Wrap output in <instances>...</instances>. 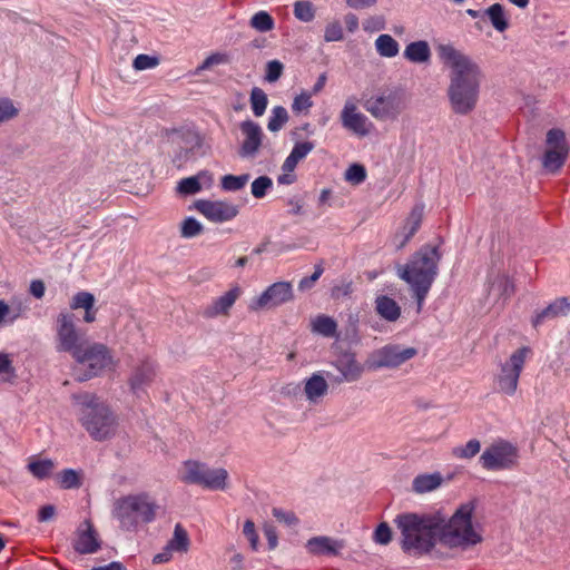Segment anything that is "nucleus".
Instances as JSON below:
<instances>
[{
  "label": "nucleus",
  "mask_w": 570,
  "mask_h": 570,
  "mask_svg": "<svg viewBox=\"0 0 570 570\" xmlns=\"http://www.w3.org/2000/svg\"><path fill=\"white\" fill-rule=\"evenodd\" d=\"M436 51L441 62L451 70L448 94L452 105L474 107L483 78L480 66L450 43L439 45Z\"/></svg>",
  "instance_id": "1"
},
{
  "label": "nucleus",
  "mask_w": 570,
  "mask_h": 570,
  "mask_svg": "<svg viewBox=\"0 0 570 570\" xmlns=\"http://www.w3.org/2000/svg\"><path fill=\"white\" fill-rule=\"evenodd\" d=\"M442 254L439 246L426 244L416 250L405 265L397 267V276L409 284L417 304V312L439 274Z\"/></svg>",
  "instance_id": "2"
},
{
  "label": "nucleus",
  "mask_w": 570,
  "mask_h": 570,
  "mask_svg": "<svg viewBox=\"0 0 570 570\" xmlns=\"http://www.w3.org/2000/svg\"><path fill=\"white\" fill-rule=\"evenodd\" d=\"M442 519L432 514L414 512L400 513L394 524L401 533V548L412 556L429 553L436 543Z\"/></svg>",
  "instance_id": "3"
},
{
  "label": "nucleus",
  "mask_w": 570,
  "mask_h": 570,
  "mask_svg": "<svg viewBox=\"0 0 570 570\" xmlns=\"http://www.w3.org/2000/svg\"><path fill=\"white\" fill-rule=\"evenodd\" d=\"M475 507L474 501L465 502L445 524L441 523L440 534L444 543L465 549L482 542V528L472 522Z\"/></svg>",
  "instance_id": "4"
},
{
  "label": "nucleus",
  "mask_w": 570,
  "mask_h": 570,
  "mask_svg": "<svg viewBox=\"0 0 570 570\" xmlns=\"http://www.w3.org/2000/svg\"><path fill=\"white\" fill-rule=\"evenodd\" d=\"M158 507L147 493L128 494L116 500L112 517L125 531H136L156 518Z\"/></svg>",
  "instance_id": "5"
},
{
  "label": "nucleus",
  "mask_w": 570,
  "mask_h": 570,
  "mask_svg": "<svg viewBox=\"0 0 570 570\" xmlns=\"http://www.w3.org/2000/svg\"><path fill=\"white\" fill-rule=\"evenodd\" d=\"M82 403L80 422L83 429L95 441H105L116 435L118 417L111 409L96 401L92 396H86Z\"/></svg>",
  "instance_id": "6"
},
{
  "label": "nucleus",
  "mask_w": 570,
  "mask_h": 570,
  "mask_svg": "<svg viewBox=\"0 0 570 570\" xmlns=\"http://www.w3.org/2000/svg\"><path fill=\"white\" fill-rule=\"evenodd\" d=\"M72 357L77 364L85 367L83 375L79 377L80 381L98 376L114 365L111 351L107 345L98 342H87Z\"/></svg>",
  "instance_id": "7"
},
{
  "label": "nucleus",
  "mask_w": 570,
  "mask_h": 570,
  "mask_svg": "<svg viewBox=\"0 0 570 570\" xmlns=\"http://www.w3.org/2000/svg\"><path fill=\"white\" fill-rule=\"evenodd\" d=\"M479 461L488 471L511 470L518 465L519 450L510 441L499 439L484 449Z\"/></svg>",
  "instance_id": "8"
},
{
  "label": "nucleus",
  "mask_w": 570,
  "mask_h": 570,
  "mask_svg": "<svg viewBox=\"0 0 570 570\" xmlns=\"http://www.w3.org/2000/svg\"><path fill=\"white\" fill-rule=\"evenodd\" d=\"M530 352L531 350L528 346L520 347L500 365V372L495 376V383L500 393L508 396L515 394L520 375Z\"/></svg>",
  "instance_id": "9"
},
{
  "label": "nucleus",
  "mask_w": 570,
  "mask_h": 570,
  "mask_svg": "<svg viewBox=\"0 0 570 570\" xmlns=\"http://www.w3.org/2000/svg\"><path fill=\"white\" fill-rule=\"evenodd\" d=\"M56 348L73 356L86 343L85 334L76 325L73 314L61 312L56 321Z\"/></svg>",
  "instance_id": "10"
},
{
  "label": "nucleus",
  "mask_w": 570,
  "mask_h": 570,
  "mask_svg": "<svg viewBox=\"0 0 570 570\" xmlns=\"http://www.w3.org/2000/svg\"><path fill=\"white\" fill-rule=\"evenodd\" d=\"M417 355V350L412 346L404 347L400 344H387L375 350L366 361L371 371L381 368H397Z\"/></svg>",
  "instance_id": "11"
},
{
  "label": "nucleus",
  "mask_w": 570,
  "mask_h": 570,
  "mask_svg": "<svg viewBox=\"0 0 570 570\" xmlns=\"http://www.w3.org/2000/svg\"><path fill=\"white\" fill-rule=\"evenodd\" d=\"M158 375V363L150 356L139 358L132 366L128 377V385L137 394L150 386Z\"/></svg>",
  "instance_id": "12"
},
{
  "label": "nucleus",
  "mask_w": 570,
  "mask_h": 570,
  "mask_svg": "<svg viewBox=\"0 0 570 570\" xmlns=\"http://www.w3.org/2000/svg\"><path fill=\"white\" fill-rule=\"evenodd\" d=\"M294 297L289 282H277L268 286L255 301V308L271 309L283 305Z\"/></svg>",
  "instance_id": "13"
},
{
  "label": "nucleus",
  "mask_w": 570,
  "mask_h": 570,
  "mask_svg": "<svg viewBox=\"0 0 570 570\" xmlns=\"http://www.w3.org/2000/svg\"><path fill=\"white\" fill-rule=\"evenodd\" d=\"M243 288L238 285L232 286L226 293L213 299L202 312L205 318H216L228 316L235 302L243 294Z\"/></svg>",
  "instance_id": "14"
},
{
  "label": "nucleus",
  "mask_w": 570,
  "mask_h": 570,
  "mask_svg": "<svg viewBox=\"0 0 570 570\" xmlns=\"http://www.w3.org/2000/svg\"><path fill=\"white\" fill-rule=\"evenodd\" d=\"M73 548L81 554H91L100 548L98 532L89 519L83 520L77 531Z\"/></svg>",
  "instance_id": "15"
},
{
  "label": "nucleus",
  "mask_w": 570,
  "mask_h": 570,
  "mask_svg": "<svg viewBox=\"0 0 570 570\" xmlns=\"http://www.w3.org/2000/svg\"><path fill=\"white\" fill-rule=\"evenodd\" d=\"M343 540H337L327 535L313 537L305 543L306 551L315 557H337L344 549Z\"/></svg>",
  "instance_id": "16"
},
{
  "label": "nucleus",
  "mask_w": 570,
  "mask_h": 570,
  "mask_svg": "<svg viewBox=\"0 0 570 570\" xmlns=\"http://www.w3.org/2000/svg\"><path fill=\"white\" fill-rule=\"evenodd\" d=\"M197 209L213 222H225L237 215V208L225 202L199 200Z\"/></svg>",
  "instance_id": "17"
},
{
  "label": "nucleus",
  "mask_w": 570,
  "mask_h": 570,
  "mask_svg": "<svg viewBox=\"0 0 570 570\" xmlns=\"http://www.w3.org/2000/svg\"><path fill=\"white\" fill-rule=\"evenodd\" d=\"M333 366L341 373L340 382H355L361 379L364 366L357 362L353 353H342L334 362Z\"/></svg>",
  "instance_id": "18"
},
{
  "label": "nucleus",
  "mask_w": 570,
  "mask_h": 570,
  "mask_svg": "<svg viewBox=\"0 0 570 570\" xmlns=\"http://www.w3.org/2000/svg\"><path fill=\"white\" fill-rule=\"evenodd\" d=\"M424 215V205H415L405 218L402 227L396 233L395 238L400 239L397 247H404L421 227Z\"/></svg>",
  "instance_id": "19"
},
{
  "label": "nucleus",
  "mask_w": 570,
  "mask_h": 570,
  "mask_svg": "<svg viewBox=\"0 0 570 570\" xmlns=\"http://www.w3.org/2000/svg\"><path fill=\"white\" fill-rule=\"evenodd\" d=\"M341 118L346 129L361 137L368 135L373 128L367 117L357 109H343Z\"/></svg>",
  "instance_id": "20"
},
{
  "label": "nucleus",
  "mask_w": 570,
  "mask_h": 570,
  "mask_svg": "<svg viewBox=\"0 0 570 570\" xmlns=\"http://www.w3.org/2000/svg\"><path fill=\"white\" fill-rule=\"evenodd\" d=\"M328 389L323 372H315L305 380L304 394L309 403L317 404L328 393Z\"/></svg>",
  "instance_id": "21"
},
{
  "label": "nucleus",
  "mask_w": 570,
  "mask_h": 570,
  "mask_svg": "<svg viewBox=\"0 0 570 570\" xmlns=\"http://www.w3.org/2000/svg\"><path fill=\"white\" fill-rule=\"evenodd\" d=\"M95 303L96 298L94 294L81 291L72 296L69 306L72 311L83 309V321L86 323H94L97 318V308L95 307Z\"/></svg>",
  "instance_id": "22"
},
{
  "label": "nucleus",
  "mask_w": 570,
  "mask_h": 570,
  "mask_svg": "<svg viewBox=\"0 0 570 570\" xmlns=\"http://www.w3.org/2000/svg\"><path fill=\"white\" fill-rule=\"evenodd\" d=\"M403 57L412 63L424 65L431 60V48L425 40L412 41L406 45Z\"/></svg>",
  "instance_id": "23"
},
{
  "label": "nucleus",
  "mask_w": 570,
  "mask_h": 570,
  "mask_svg": "<svg viewBox=\"0 0 570 570\" xmlns=\"http://www.w3.org/2000/svg\"><path fill=\"white\" fill-rule=\"evenodd\" d=\"M570 312V302L566 297H561L549 304L544 309L535 315L532 321L534 327L539 326L546 318H554L564 316Z\"/></svg>",
  "instance_id": "24"
},
{
  "label": "nucleus",
  "mask_w": 570,
  "mask_h": 570,
  "mask_svg": "<svg viewBox=\"0 0 570 570\" xmlns=\"http://www.w3.org/2000/svg\"><path fill=\"white\" fill-rule=\"evenodd\" d=\"M227 479L228 472L225 469H209L207 466L199 485L208 490L222 491L227 487Z\"/></svg>",
  "instance_id": "25"
},
{
  "label": "nucleus",
  "mask_w": 570,
  "mask_h": 570,
  "mask_svg": "<svg viewBox=\"0 0 570 570\" xmlns=\"http://www.w3.org/2000/svg\"><path fill=\"white\" fill-rule=\"evenodd\" d=\"M314 149V142L312 141H299L296 142L284 160L282 169L286 173H293L297 164L303 160Z\"/></svg>",
  "instance_id": "26"
},
{
  "label": "nucleus",
  "mask_w": 570,
  "mask_h": 570,
  "mask_svg": "<svg viewBox=\"0 0 570 570\" xmlns=\"http://www.w3.org/2000/svg\"><path fill=\"white\" fill-rule=\"evenodd\" d=\"M443 476L440 472L419 474L413 479L412 489L415 493L423 494L441 487Z\"/></svg>",
  "instance_id": "27"
},
{
  "label": "nucleus",
  "mask_w": 570,
  "mask_h": 570,
  "mask_svg": "<svg viewBox=\"0 0 570 570\" xmlns=\"http://www.w3.org/2000/svg\"><path fill=\"white\" fill-rule=\"evenodd\" d=\"M377 314L387 322H395L401 316V307L393 298L381 295L375 299Z\"/></svg>",
  "instance_id": "28"
},
{
  "label": "nucleus",
  "mask_w": 570,
  "mask_h": 570,
  "mask_svg": "<svg viewBox=\"0 0 570 570\" xmlns=\"http://www.w3.org/2000/svg\"><path fill=\"white\" fill-rule=\"evenodd\" d=\"M28 471L38 480H45L52 475L56 463L51 459H38L32 456L29 459Z\"/></svg>",
  "instance_id": "29"
},
{
  "label": "nucleus",
  "mask_w": 570,
  "mask_h": 570,
  "mask_svg": "<svg viewBox=\"0 0 570 570\" xmlns=\"http://www.w3.org/2000/svg\"><path fill=\"white\" fill-rule=\"evenodd\" d=\"M207 465L197 461L184 462L183 470L180 472V480L189 484H198L202 482Z\"/></svg>",
  "instance_id": "30"
},
{
  "label": "nucleus",
  "mask_w": 570,
  "mask_h": 570,
  "mask_svg": "<svg viewBox=\"0 0 570 570\" xmlns=\"http://www.w3.org/2000/svg\"><path fill=\"white\" fill-rule=\"evenodd\" d=\"M166 546L174 553H186L189 550L190 540L181 524L177 523L175 525L173 538Z\"/></svg>",
  "instance_id": "31"
},
{
  "label": "nucleus",
  "mask_w": 570,
  "mask_h": 570,
  "mask_svg": "<svg viewBox=\"0 0 570 570\" xmlns=\"http://www.w3.org/2000/svg\"><path fill=\"white\" fill-rule=\"evenodd\" d=\"M376 52L384 58H393L400 51L399 42L390 35H380L375 40Z\"/></svg>",
  "instance_id": "32"
},
{
  "label": "nucleus",
  "mask_w": 570,
  "mask_h": 570,
  "mask_svg": "<svg viewBox=\"0 0 570 570\" xmlns=\"http://www.w3.org/2000/svg\"><path fill=\"white\" fill-rule=\"evenodd\" d=\"M483 16L488 17L493 28L499 32L505 31L509 27V21L505 16L504 8L500 3L490 6L487 10L483 11Z\"/></svg>",
  "instance_id": "33"
},
{
  "label": "nucleus",
  "mask_w": 570,
  "mask_h": 570,
  "mask_svg": "<svg viewBox=\"0 0 570 570\" xmlns=\"http://www.w3.org/2000/svg\"><path fill=\"white\" fill-rule=\"evenodd\" d=\"M569 154L563 151H554L552 149H546L542 156V166L549 173H557L561 169L568 159Z\"/></svg>",
  "instance_id": "34"
},
{
  "label": "nucleus",
  "mask_w": 570,
  "mask_h": 570,
  "mask_svg": "<svg viewBox=\"0 0 570 570\" xmlns=\"http://www.w3.org/2000/svg\"><path fill=\"white\" fill-rule=\"evenodd\" d=\"M312 331L325 337H335L337 335V324L330 316L318 315L312 321Z\"/></svg>",
  "instance_id": "35"
},
{
  "label": "nucleus",
  "mask_w": 570,
  "mask_h": 570,
  "mask_svg": "<svg viewBox=\"0 0 570 570\" xmlns=\"http://www.w3.org/2000/svg\"><path fill=\"white\" fill-rule=\"evenodd\" d=\"M546 146V149L570 153V145L567 141L566 134L559 128H552L547 132Z\"/></svg>",
  "instance_id": "36"
},
{
  "label": "nucleus",
  "mask_w": 570,
  "mask_h": 570,
  "mask_svg": "<svg viewBox=\"0 0 570 570\" xmlns=\"http://www.w3.org/2000/svg\"><path fill=\"white\" fill-rule=\"evenodd\" d=\"M481 450V443L476 439L469 440L464 445L454 446L451 451L455 459L470 460Z\"/></svg>",
  "instance_id": "37"
},
{
  "label": "nucleus",
  "mask_w": 570,
  "mask_h": 570,
  "mask_svg": "<svg viewBox=\"0 0 570 570\" xmlns=\"http://www.w3.org/2000/svg\"><path fill=\"white\" fill-rule=\"evenodd\" d=\"M274 28L275 20L267 11L261 10L252 16V29L259 32H268Z\"/></svg>",
  "instance_id": "38"
},
{
  "label": "nucleus",
  "mask_w": 570,
  "mask_h": 570,
  "mask_svg": "<svg viewBox=\"0 0 570 570\" xmlns=\"http://www.w3.org/2000/svg\"><path fill=\"white\" fill-rule=\"evenodd\" d=\"M204 178H207L206 174L184 178L178 183L177 191L183 195L196 194L202 189L200 180Z\"/></svg>",
  "instance_id": "39"
},
{
  "label": "nucleus",
  "mask_w": 570,
  "mask_h": 570,
  "mask_svg": "<svg viewBox=\"0 0 570 570\" xmlns=\"http://www.w3.org/2000/svg\"><path fill=\"white\" fill-rule=\"evenodd\" d=\"M491 289L508 298L514 293V284L507 275H499L492 283Z\"/></svg>",
  "instance_id": "40"
},
{
  "label": "nucleus",
  "mask_w": 570,
  "mask_h": 570,
  "mask_svg": "<svg viewBox=\"0 0 570 570\" xmlns=\"http://www.w3.org/2000/svg\"><path fill=\"white\" fill-rule=\"evenodd\" d=\"M294 16L303 22H311L315 17L314 7L311 1L299 0L294 3Z\"/></svg>",
  "instance_id": "41"
},
{
  "label": "nucleus",
  "mask_w": 570,
  "mask_h": 570,
  "mask_svg": "<svg viewBox=\"0 0 570 570\" xmlns=\"http://www.w3.org/2000/svg\"><path fill=\"white\" fill-rule=\"evenodd\" d=\"M58 483L61 489H77L81 485L80 476L77 471L72 469L62 470L58 474Z\"/></svg>",
  "instance_id": "42"
},
{
  "label": "nucleus",
  "mask_w": 570,
  "mask_h": 570,
  "mask_svg": "<svg viewBox=\"0 0 570 570\" xmlns=\"http://www.w3.org/2000/svg\"><path fill=\"white\" fill-rule=\"evenodd\" d=\"M249 176L243 174L239 176L225 175L222 178V188L226 191H236L244 188L248 181Z\"/></svg>",
  "instance_id": "43"
},
{
  "label": "nucleus",
  "mask_w": 570,
  "mask_h": 570,
  "mask_svg": "<svg viewBox=\"0 0 570 570\" xmlns=\"http://www.w3.org/2000/svg\"><path fill=\"white\" fill-rule=\"evenodd\" d=\"M344 178L352 185H360L366 179V169L361 164H353L345 170Z\"/></svg>",
  "instance_id": "44"
},
{
  "label": "nucleus",
  "mask_w": 570,
  "mask_h": 570,
  "mask_svg": "<svg viewBox=\"0 0 570 570\" xmlns=\"http://www.w3.org/2000/svg\"><path fill=\"white\" fill-rule=\"evenodd\" d=\"M202 230V224L193 217H188L181 223L180 234L185 238L195 237L199 235Z\"/></svg>",
  "instance_id": "45"
},
{
  "label": "nucleus",
  "mask_w": 570,
  "mask_h": 570,
  "mask_svg": "<svg viewBox=\"0 0 570 570\" xmlns=\"http://www.w3.org/2000/svg\"><path fill=\"white\" fill-rule=\"evenodd\" d=\"M344 38V32L338 21L330 22L324 30V40L326 42L341 41Z\"/></svg>",
  "instance_id": "46"
},
{
  "label": "nucleus",
  "mask_w": 570,
  "mask_h": 570,
  "mask_svg": "<svg viewBox=\"0 0 570 570\" xmlns=\"http://www.w3.org/2000/svg\"><path fill=\"white\" fill-rule=\"evenodd\" d=\"M273 186V181L267 176H261L252 181V195L262 198L266 191Z\"/></svg>",
  "instance_id": "47"
},
{
  "label": "nucleus",
  "mask_w": 570,
  "mask_h": 570,
  "mask_svg": "<svg viewBox=\"0 0 570 570\" xmlns=\"http://www.w3.org/2000/svg\"><path fill=\"white\" fill-rule=\"evenodd\" d=\"M158 63L159 60L157 57L141 53L134 59L132 67L136 70H147L157 67Z\"/></svg>",
  "instance_id": "48"
},
{
  "label": "nucleus",
  "mask_w": 570,
  "mask_h": 570,
  "mask_svg": "<svg viewBox=\"0 0 570 570\" xmlns=\"http://www.w3.org/2000/svg\"><path fill=\"white\" fill-rule=\"evenodd\" d=\"M373 540L379 544H389L392 540V531L387 523L382 522L374 531Z\"/></svg>",
  "instance_id": "49"
},
{
  "label": "nucleus",
  "mask_w": 570,
  "mask_h": 570,
  "mask_svg": "<svg viewBox=\"0 0 570 570\" xmlns=\"http://www.w3.org/2000/svg\"><path fill=\"white\" fill-rule=\"evenodd\" d=\"M228 62V56L226 53L216 52L207 57L203 63L196 69V73H199L202 70L210 69L214 66L223 65Z\"/></svg>",
  "instance_id": "50"
},
{
  "label": "nucleus",
  "mask_w": 570,
  "mask_h": 570,
  "mask_svg": "<svg viewBox=\"0 0 570 570\" xmlns=\"http://www.w3.org/2000/svg\"><path fill=\"white\" fill-rule=\"evenodd\" d=\"M284 66L278 60H271L266 66L265 80L268 82H275L282 76Z\"/></svg>",
  "instance_id": "51"
},
{
  "label": "nucleus",
  "mask_w": 570,
  "mask_h": 570,
  "mask_svg": "<svg viewBox=\"0 0 570 570\" xmlns=\"http://www.w3.org/2000/svg\"><path fill=\"white\" fill-rule=\"evenodd\" d=\"M287 119L286 109H275L274 116L269 119L267 127L271 131H277L283 127Z\"/></svg>",
  "instance_id": "52"
},
{
  "label": "nucleus",
  "mask_w": 570,
  "mask_h": 570,
  "mask_svg": "<svg viewBox=\"0 0 570 570\" xmlns=\"http://www.w3.org/2000/svg\"><path fill=\"white\" fill-rule=\"evenodd\" d=\"M273 515L279 521L285 523L288 527H294L298 523V518L292 511H284L278 508L273 509Z\"/></svg>",
  "instance_id": "53"
},
{
  "label": "nucleus",
  "mask_w": 570,
  "mask_h": 570,
  "mask_svg": "<svg viewBox=\"0 0 570 570\" xmlns=\"http://www.w3.org/2000/svg\"><path fill=\"white\" fill-rule=\"evenodd\" d=\"M0 375L7 376L3 381H10L16 376L12 361L9 358V355L4 353H0Z\"/></svg>",
  "instance_id": "54"
},
{
  "label": "nucleus",
  "mask_w": 570,
  "mask_h": 570,
  "mask_svg": "<svg viewBox=\"0 0 570 570\" xmlns=\"http://www.w3.org/2000/svg\"><path fill=\"white\" fill-rule=\"evenodd\" d=\"M263 532L268 541V549L274 550L278 544L276 528L272 523H265L263 527Z\"/></svg>",
  "instance_id": "55"
},
{
  "label": "nucleus",
  "mask_w": 570,
  "mask_h": 570,
  "mask_svg": "<svg viewBox=\"0 0 570 570\" xmlns=\"http://www.w3.org/2000/svg\"><path fill=\"white\" fill-rule=\"evenodd\" d=\"M323 272L324 269L321 265L315 266V271L309 277H304L299 281V289L305 291L311 288L314 283L322 276Z\"/></svg>",
  "instance_id": "56"
},
{
  "label": "nucleus",
  "mask_w": 570,
  "mask_h": 570,
  "mask_svg": "<svg viewBox=\"0 0 570 570\" xmlns=\"http://www.w3.org/2000/svg\"><path fill=\"white\" fill-rule=\"evenodd\" d=\"M363 27L365 31H380L385 28V22L382 17H371L364 21Z\"/></svg>",
  "instance_id": "57"
},
{
  "label": "nucleus",
  "mask_w": 570,
  "mask_h": 570,
  "mask_svg": "<svg viewBox=\"0 0 570 570\" xmlns=\"http://www.w3.org/2000/svg\"><path fill=\"white\" fill-rule=\"evenodd\" d=\"M267 96L259 88H252V107H266Z\"/></svg>",
  "instance_id": "58"
},
{
  "label": "nucleus",
  "mask_w": 570,
  "mask_h": 570,
  "mask_svg": "<svg viewBox=\"0 0 570 570\" xmlns=\"http://www.w3.org/2000/svg\"><path fill=\"white\" fill-rule=\"evenodd\" d=\"M373 117L379 120L387 121L396 117L393 109H371Z\"/></svg>",
  "instance_id": "59"
},
{
  "label": "nucleus",
  "mask_w": 570,
  "mask_h": 570,
  "mask_svg": "<svg viewBox=\"0 0 570 570\" xmlns=\"http://www.w3.org/2000/svg\"><path fill=\"white\" fill-rule=\"evenodd\" d=\"M45 291H46V287H45V283L40 279H35L31 282L30 284V293L36 297V298H42L43 295H45Z\"/></svg>",
  "instance_id": "60"
},
{
  "label": "nucleus",
  "mask_w": 570,
  "mask_h": 570,
  "mask_svg": "<svg viewBox=\"0 0 570 570\" xmlns=\"http://www.w3.org/2000/svg\"><path fill=\"white\" fill-rule=\"evenodd\" d=\"M173 554H174V552L171 550H169L167 546H165V548L163 549L161 552L154 556L153 562L155 564L166 563L171 560Z\"/></svg>",
  "instance_id": "61"
},
{
  "label": "nucleus",
  "mask_w": 570,
  "mask_h": 570,
  "mask_svg": "<svg viewBox=\"0 0 570 570\" xmlns=\"http://www.w3.org/2000/svg\"><path fill=\"white\" fill-rule=\"evenodd\" d=\"M56 513V509L53 505L51 504H48V505H43L40 510H39V513H38V519L39 521L41 522H45V521H49L50 519L53 518Z\"/></svg>",
  "instance_id": "62"
},
{
  "label": "nucleus",
  "mask_w": 570,
  "mask_h": 570,
  "mask_svg": "<svg viewBox=\"0 0 570 570\" xmlns=\"http://www.w3.org/2000/svg\"><path fill=\"white\" fill-rule=\"evenodd\" d=\"M262 130L258 126L252 124V154L261 146Z\"/></svg>",
  "instance_id": "63"
},
{
  "label": "nucleus",
  "mask_w": 570,
  "mask_h": 570,
  "mask_svg": "<svg viewBox=\"0 0 570 570\" xmlns=\"http://www.w3.org/2000/svg\"><path fill=\"white\" fill-rule=\"evenodd\" d=\"M311 96L312 94L309 92H302L294 99L292 107H311Z\"/></svg>",
  "instance_id": "64"
}]
</instances>
